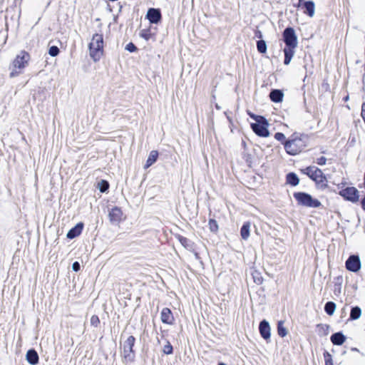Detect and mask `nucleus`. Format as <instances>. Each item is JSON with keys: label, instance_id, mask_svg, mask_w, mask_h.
<instances>
[{"label": "nucleus", "instance_id": "cd10ccee", "mask_svg": "<svg viewBox=\"0 0 365 365\" xmlns=\"http://www.w3.org/2000/svg\"><path fill=\"white\" fill-rule=\"evenodd\" d=\"M98 188L101 192H105L109 188V183L105 180H101L98 182Z\"/></svg>", "mask_w": 365, "mask_h": 365}, {"label": "nucleus", "instance_id": "2f4dec72", "mask_svg": "<svg viewBox=\"0 0 365 365\" xmlns=\"http://www.w3.org/2000/svg\"><path fill=\"white\" fill-rule=\"evenodd\" d=\"M163 351L165 354H173V348L169 341H167L166 344L163 346Z\"/></svg>", "mask_w": 365, "mask_h": 365}, {"label": "nucleus", "instance_id": "58836bf2", "mask_svg": "<svg viewBox=\"0 0 365 365\" xmlns=\"http://www.w3.org/2000/svg\"><path fill=\"white\" fill-rule=\"evenodd\" d=\"M249 114H250V116L252 118H253L255 120H256V123L258 122V121H260V120L266 122V118L264 117H263V116L256 115L252 114V113H249Z\"/></svg>", "mask_w": 365, "mask_h": 365}, {"label": "nucleus", "instance_id": "8fccbe9b", "mask_svg": "<svg viewBox=\"0 0 365 365\" xmlns=\"http://www.w3.org/2000/svg\"><path fill=\"white\" fill-rule=\"evenodd\" d=\"M302 0H299V3H302Z\"/></svg>", "mask_w": 365, "mask_h": 365}, {"label": "nucleus", "instance_id": "09e8293b", "mask_svg": "<svg viewBox=\"0 0 365 365\" xmlns=\"http://www.w3.org/2000/svg\"><path fill=\"white\" fill-rule=\"evenodd\" d=\"M218 365H226L225 363L220 362L218 364Z\"/></svg>", "mask_w": 365, "mask_h": 365}, {"label": "nucleus", "instance_id": "de8ad7c7", "mask_svg": "<svg viewBox=\"0 0 365 365\" xmlns=\"http://www.w3.org/2000/svg\"><path fill=\"white\" fill-rule=\"evenodd\" d=\"M344 100L345 101H347L349 100V96H346V97L344 98Z\"/></svg>", "mask_w": 365, "mask_h": 365}, {"label": "nucleus", "instance_id": "20e7f679", "mask_svg": "<svg viewBox=\"0 0 365 365\" xmlns=\"http://www.w3.org/2000/svg\"><path fill=\"white\" fill-rule=\"evenodd\" d=\"M286 152L291 155L299 153L306 146L305 142L297 134L283 143Z\"/></svg>", "mask_w": 365, "mask_h": 365}, {"label": "nucleus", "instance_id": "f3484780", "mask_svg": "<svg viewBox=\"0 0 365 365\" xmlns=\"http://www.w3.org/2000/svg\"><path fill=\"white\" fill-rule=\"evenodd\" d=\"M27 361L31 365H36L38 363L39 357L36 350L29 349L26 355Z\"/></svg>", "mask_w": 365, "mask_h": 365}, {"label": "nucleus", "instance_id": "c85d7f7f", "mask_svg": "<svg viewBox=\"0 0 365 365\" xmlns=\"http://www.w3.org/2000/svg\"><path fill=\"white\" fill-rule=\"evenodd\" d=\"M208 225L211 232H216L218 230V225L216 220L210 219L209 220Z\"/></svg>", "mask_w": 365, "mask_h": 365}, {"label": "nucleus", "instance_id": "f257e3e1", "mask_svg": "<svg viewBox=\"0 0 365 365\" xmlns=\"http://www.w3.org/2000/svg\"><path fill=\"white\" fill-rule=\"evenodd\" d=\"M30 61V55L25 51H21L16 56L9 66L10 78H14L23 73L24 69L28 66Z\"/></svg>", "mask_w": 365, "mask_h": 365}, {"label": "nucleus", "instance_id": "4468645a", "mask_svg": "<svg viewBox=\"0 0 365 365\" xmlns=\"http://www.w3.org/2000/svg\"><path fill=\"white\" fill-rule=\"evenodd\" d=\"M160 319L163 323L167 324H173L174 317L171 310L169 308L165 307L162 309L160 313Z\"/></svg>", "mask_w": 365, "mask_h": 365}, {"label": "nucleus", "instance_id": "412c9836", "mask_svg": "<svg viewBox=\"0 0 365 365\" xmlns=\"http://www.w3.org/2000/svg\"><path fill=\"white\" fill-rule=\"evenodd\" d=\"M251 223L246 222L243 224L240 230V235L243 240H247L250 237Z\"/></svg>", "mask_w": 365, "mask_h": 365}, {"label": "nucleus", "instance_id": "0eeeda50", "mask_svg": "<svg viewBox=\"0 0 365 365\" xmlns=\"http://www.w3.org/2000/svg\"><path fill=\"white\" fill-rule=\"evenodd\" d=\"M283 40L286 46L296 48L297 46V36L292 27L286 28L283 31Z\"/></svg>", "mask_w": 365, "mask_h": 365}, {"label": "nucleus", "instance_id": "9d476101", "mask_svg": "<svg viewBox=\"0 0 365 365\" xmlns=\"http://www.w3.org/2000/svg\"><path fill=\"white\" fill-rule=\"evenodd\" d=\"M346 268L351 272H356L361 268V260L357 255H351L346 261Z\"/></svg>", "mask_w": 365, "mask_h": 365}, {"label": "nucleus", "instance_id": "a878e982", "mask_svg": "<svg viewBox=\"0 0 365 365\" xmlns=\"http://www.w3.org/2000/svg\"><path fill=\"white\" fill-rule=\"evenodd\" d=\"M277 332H278V334L280 336H282V337H284V336H285L287 334V330L284 327V322L279 321L278 322V324H277Z\"/></svg>", "mask_w": 365, "mask_h": 365}, {"label": "nucleus", "instance_id": "4be33fe9", "mask_svg": "<svg viewBox=\"0 0 365 365\" xmlns=\"http://www.w3.org/2000/svg\"><path fill=\"white\" fill-rule=\"evenodd\" d=\"M287 183L292 186H297L299 183V178L294 173H289L287 175Z\"/></svg>", "mask_w": 365, "mask_h": 365}, {"label": "nucleus", "instance_id": "c756f323", "mask_svg": "<svg viewBox=\"0 0 365 365\" xmlns=\"http://www.w3.org/2000/svg\"><path fill=\"white\" fill-rule=\"evenodd\" d=\"M294 48H295L286 46L283 50L284 56H288L289 58H292L293 56L294 55Z\"/></svg>", "mask_w": 365, "mask_h": 365}, {"label": "nucleus", "instance_id": "a211bd4d", "mask_svg": "<svg viewBox=\"0 0 365 365\" xmlns=\"http://www.w3.org/2000/svg\"><path fill=\"white\" fill-rule=\"evenodd\" d=\"M346 340V336L341 332H336L331 335V341L333 344L341 346Z\"/></svg>", "mask_w": 365, "mask_h": 365}, {"label": "nucleus", "instance_id": "a19ab883", "mask_svg": "<svg viewBox=\"0 0 365 365\" xmlns=\"http://www.w3.org/2000/svg\"><path fill=\"white\" fill-rule=\"evenodd\" d=\"M316 163L319 165H324L327 163V158L324 156H322L317 159Z\"/></svg>", "mask_w": 365, "mask_h": 365}, {"label": "nucleus", "instance_id": "49530a36", "mask_svg": "<svg viewBox=\"0 0 365 365\" xmlns=\"http://www.w3.org/2000/svg\"><path fill=\"white\" fill-rule=\"evenodd\" d=\"M361 207L364 210H365V197L361 200Z\"/></svg>", "mask_w": 365, "mask_h": 365}, {"label": "nucleus", "instance_id": "39448f33", "mask_svg": "<svg viewBox=\"0 0 365 365\" xmlns=\"http://www.w3.org/2000/svg\"><path fill=\"white\" fill-rule=\"evenodd\" d=\"M293 196L297 204L301 206L316 208L322 205L319 200L313 198L311 195L307 192H297L293 194Z\"/></svg>", "mask_w": 365, "mask_h": 365}, {"label": "nucleus", "instance_id": "f03ea898", "mask_svg": "<svg viewBox=\"0 0 365 365\" xmlns=\"http://www.w3.org/2000/svg\"><path fill=\"white\" fill-rule=\"evenodd\" d=\"M302 172L315 182L319 189L324 190L328 187L327 177L322 170L317 167L309 166L302 170Z\"/></svg>", "mask_w": 365, "mask_h": 365}, {"label": "nucleus", "instance_id": "aec40b11", "mask_svg": "<svg viewBox=\"0 0 365 365\" xmlns=\"http://www.w3.org/2000/svg\"><path fill=\"white\" fill-rule=\"evenodd\" d=\"M158 158V152L157 150H152L148 155L144 168L147 169L149 167H150L153 164H154L156 162Z\"/></svg>", "mask_w": 365, "mask_h": 365}, {"label": "nucleus", "instance_id": "ea45409f", "mask_svg": "<svg viewBox=\"0 0 365 365\" xmlns=\"http://www.w3.org/2000/svg\"><path fill=\"white\" fill-rule=\"evenodd\" d=\"M274 138L278 141H284L285 140V135L282 133H276Z\"/></svg>", "mask_w": 365, "mask_h": 365}, {"label": "nucleus", "instance_id": "e433bc0d", "mask_svg": "<svg viewBox=\"0 0 365 365\" xmlns=\"http://www.w3.org/2000/svg\"><path fill=\"white\" fill-rule=\"evenodd\" d=\"M100 323V320L98 316L93 315L91 318V324L93 327H97L98 324Z\"/></svg>", "mask_w": 365, "mask_h": 365}, {"label": "nucleus", "instance_id": "ddd939ff", "mask_svg": "<svg viewBox=\"0 0 365 365\" xmlns=\"http://www.w3.org/2000/svg\"><path fill=\"white\" fill-rule=\"evenodd\" d=\"M146 17L151 24H158L162 16L160 9L150 8L147 12Z\"/></svg>", "mask_w": 365, "mask_h": 365}, {"label": "nucleus", "instance_id": "c03bdc74", "mask_svg": "<svg viewBox=\"0 0 365 365\" xmlns=\"http://www.w3.org/2000/svg\"><path fill=\"white\" fill-rule=\"evenodd\" d=\"M255 37L258 38H262V33L259 30L255 31Z\"/></svg>", "mask_w": 365, "mask_h": 365}, {"label": "nucleus", "instance_id": "37998d69", "mask_svg": "<svg viewBox=\"0 0 365 365\" xmlns=\"http://www.w3.org/2000/svg\"><path fill=\"white\" fill-rule=\"evenodd\" d=\"M361 116L365 120V103H364L361 106Z\"/></svg>", "mask_w": 365, "mask_h": 365}, {"label": "nucleus", "instance_id": "dca6fc26", "mask_svg": "<svg viewBox=\"0 0 365 365\" xmlns=\"http://www.w3.org/2000/svg\"><path fill=\"white\" fill-rule=\"evenodd\" d=\"M305 9L304 13L310 17H312L315 13V4L312 1H306L301 3Z\"/></svg>", "mask_w": 365, "mask_h": 365}, {"label": "nucleus", "instance_id": "9b49d317", "mask_svg": "<svg viewBox=\"0 0 365 365\" xmlns=\"http://www.w3.org/2000/svg\"><path fill=\"white\" fill-rule=\"evenodd\" d=\"M123 217V212L120 210V208L118 207H113L108 213V217L110 220V222L112 224H118L119 223Z\"/></svg>", "mask_w": 365, "mask_h": 365}, {"label": "nucleus", "instance_id": "bb28decb", "mask_svg": "<svg viewBox=\"0 0 365 365\" xmlns=\"http://www.w3.org/2000/svg\"><path fill=\"white\" fill-rule=\"evenodd\" d=\"M257 48L260 53H264L267 51V43L264 40H259L257 42Z\"/></svg>", "mask_w": 365, "mask_h": 365}, {"label": "nucleus", "instance_id": "6e6552de", "mask_svg": "<svg viewBox=\"0 0 365 365\" xmlns=\"http://www.w3.org/2000/svg\"><path fill=\"white\" fill-rule=\"evenodd\" d=\"M339 194L345 200L352 202H356L359 198V192L354 187H348L343 189L339 191Z\"/></svg>", "mask_w": 365, "mask_h": 365}, {"label": "nucleus", "instance_id": "b1692460", "mask_svg": "<svg viewBox=\"0 0 365 365\" xmlns=\"http://www.w3.org/2000/svg\"><path fill=\"white\" fill-rule=\"evenodd\" d=\"M336 307V306L334 302H328L324 305V311L328 315L331 316L334 314Z\"/></svg>", "mask_w": 365, "mask_h": 365}, {"label": "nucleus", "instance_id": "6ab92c4d", "mask_svg": "<svg viewBox=\"0 0 365 365\" xmlns=\"http://www.w3.org/2000/svg\"><path fill=\"white\" fill-rule=\"evenodd\" d=\"M283 96L284 94L282 91L278 89H274L269 93L271 101L274 103H279L282 101Z\"/></svg>", "mask_w": 365, "mask_h": 365}, {"label": "nucleus", "instance_id": "a18cd8bd", "mask_svg": "<svg viewBox=\"0 0 365 365\" xmlns=\"http://www.w3.org/2000/svg\"><path fill=\"white\" fill-rule=\"evenodd\" d=\"M291 60H292L291 58H289L288 56H284V63L285 65H288V64H289Z\"/></svg>", "mask_w": 365, "mask_h": 365}, {"label": "nucleus", "instance_id": "79ce46f5", "mask_svg": "<svg viewBox=\"0 0 365 365\" xmlns=\"http://www.w3.org/2000/svg\"><path fill=\"white\" fill-rule=\"evenodd\" d=\"M80 268H81V265L79 264V262H75L73 263L72 264V269L74 271V272H78L80 270Z\"/></svg>", "mask_w": 365, "mask_h": 365}, {"label": "nucleus", "instance_id": "4c0bfd02", "mask_svg": "<svg viewBox=\"0 0 365 365\" xmlns=\"http://www.w3.org/2000/svg\"><path fill=\"white\" fill-rule=\"evenodd\" d=\"M137 49L138 48L135 45L131 42L128 43L125 46V50L128 51L129 52H134L137 51Z\"/></svg>", "mask_w": 365, "mask_h": 365}, {"label": "nucleus", "instance_id": "7c9ffc66", "mask_svg": "<svg viewBox=\"0 0 365 365\" xmlns=\"http://www.w3.org/2000/svg\"><path fill=\"white\" fill-rule=\"evenodd\" d=\"M325 365H334L331 355L327 351L324 353Z\"/></svg>", "mask_w": 365, "mask_h": 365}, {"label": "nucleus", "instance_id": "1a4fd4ad", "mask_svg": "<svg viewBox=\"0 0 365 365\" xmlns=\"http://www.w3.org/2000/svg\"><path fill=\"white\" fill-rule=\"evenodd\" d=\"M268 122L266 120V122L260 120L255 123L251 124V128L252 130L260 137H268L269 135V132L267 129Z\"/></svg>", "mask_w": 365, "mask_h": 365}, {"label": "nucleus", "instance_id": "5701e85b", "mask_svg": "<svg viewBox=\"0 0 365 365\" xmlns=\"http://www.w3.org/2000/svg\"><path fill=\"white\" fill-rule=\"evenodd\" d=\"M329 329L330 327L328 324H319L317 325V331L320 336L328 335Z\"/></svg>", "mask_w": 365, "mask_h": 365}, {"label": "nucleus", "instance_id": "f704fd0d", "mask_svg": "<svg viewBox=\"0 0 365 365\" xmlns=\"http://www.w3.org/2000/svg\"><path fill=\"white\" fill-rule=\"evenodd\" d=\"M179 241L183 247L186 248L189 247L190 240L187 238L180 236L179 237Z\"/></svg>", "mask_w": 365, "mask_h": 365}, {"label": "nucleus", "instance_id": "f8f14e48", "mask_svg": "<svg viewBox=\"0 0 365 365\" xmlns=\"http://www.w3.org/2000/svg\"><path fill=\"white\" fill-rule=\"evenodd\" d=\"M259 330L261 336L264 339L267 341L270 339L271 329H270L269 324L267 320L263 319L262 321L260 322L259 325Z\"/></svg>", "mask_w": 365, "mask_h": 365}, {"label": "nucleus", "instance_id": "2eb2a0df", "mask_svg": "<svg viewBox=\"0 0 365 365\" xmlns=\"http://www.w3.org/2000/svg\"><path fill=\"white\" fill-rule=\"evenodd\" d=\"M83 224L78 223L74 227L71 228L67 233L66 236L68 239H73L78 237L82 232Z\"/></svg>", "mask_w": 365, "mask_h": 365}, {"label": "nucleus", "instance_id": "393cba45", "mask_svg": "<svg viewBox=\"0 0 365 365\" xmlns=\"http://www.w3.org/2000/svg\"><path fill=\"white\" fill-rule=\"evenodd\" d=\"M361 315V309L359 307H352L350 312V319L356 320L360 318Z\"/></svg>", "mask_w": 365, "mask_h": 365}, {"label": "nucleus", "instance_id": "473e14b6", "mask_svg": "<svg viewBox=\"0 0 365 365\" xmlns=\"http://www.w3.org/2000/svg\"><path fill=\"white\" fill-rule=\"evenodd\" d=\"M59 53V48L56 46H52L48 49V54L51 56L55 57Z\"/></svg>", "mask_w": 365, "mask_h": 365}, {"label": "nucleus", "instance_id": "423d86ee", "mask_svg": "<svg viewBox=\"0 0 365 365\" xmlns=\"http://www.w3.org/2000/svg\"><path fill=\"white\" fill-rule=\"evenodd\" d=\"M135 341V338L133 336H129L123 342V356L126 362H132L135 359V351L133 350Z\"/></svg>", "mask_w": 365, "mask_h": 365}, {"label": "nucleus", "instance_id": "7ed1b4c3", "mask_svg": "<svg viewBox=\"0 0 365 365\" xmlns=\"http://www.w3.org/2000/svg\"><path fill=\"white\" fill-rule=\"evenodd\" d=\"M91 58L94 61L100 60L103 53V37L102 34H95L88 45Z\"/></svg>", "mask_w": 365, "mask_h": 365}, {"label": "nucleus", "instance_id": "c9c22d12", "mask_svg": "<svg viewBox=\"0 0 365 365\" xmlns=\"http://www.w3.org/2000/svg\"><path fill=\"white\" fill-rule=\"evenodd\" d=\"M140 36L148 41L150 38V34L147 30L143 29L140 31Z\"/></svg>", "mask_w": 365, "mask_h": 365}, {"label": "nucleus", "instance_id": "72a5a7b5", "mask_svg": "<svg viewBox=\"0 0 365 365\" xmlns=\"http://www.w3.org/2000/svg\"><path fill=\"white\" fill-rule=\"evenodd\" d=\"M341 292V282H335L334 293L335 295L339 296Z\"/></svg>", "mask_w": 365, "mask_h": 365}]
</instances>
